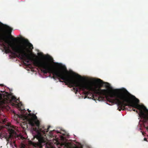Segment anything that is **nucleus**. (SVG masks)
Here are the masks:
<instances>
[{
  "label": "nucleus",
  "instance_id": "nucleus-1",
  "mask_svg": "<svg viewBox=\"0 0 148 148\" xmlns=\"http://www.w3.org/2000/svg\"><path fill=\"white\" fill-rule=\"evenodd\" d=\"M4 30L3 29L0 28V42H2L1 45L3 47L5 52L6 53H11V47L12 50L15 53L18 54V57L21 59L24 60L27 63L29 61L34 62V65L40 69V70L43 72V70L44 69L45 67H47L49 63L46 61H40L34 58L35 56L31 55L28 53L29 51L28 47L30 50L33 49L32 44L30 43L27 39H24V42L17 45L15 46L14 44L12 43L8 38H10L14 42H17L19 39L18 38H14L11 35L12 29L6 25H4Z\"/></svg>",
  "mask_w": 148,
  "mask_h": 148
},
{
  "label": "nucleus",
  "instance_id": "nucleus-2",
  "mask_svg": "<svg viewBox=\"0 0 148 148\" xmlns=\"http://www.w3.org/2000/svg\"><path fill=\"white\" fill-rule=\"evenodd\" d=\"M123 90V91L128 95H123L116 92H113L110 95L111 98L115 97V99L108 98L107 100L111 103L115 102L118 106L119 111L121 110H124L125 106H128L134 108L139 111V115L140 117L143 118L145 120H148V110L144 105L138 104L139 100L131 94L124 88ZM114 92L117 90H114ZM148 131V127H146Z\"/></svg>",
  "mask_w": 148,
  "mask_h": 148
},
{
  "label": "nucleus",
  "instance_id": "nucleus-3",
  "mask_svg": "<svg viewBox=\"0 0 148 148\" xmlns=\"http://www.w3.org/2000/svg\"><path fill=\"white\" fill-rule=\"evenodd\" d=\"M31 111L28 110L30 113ZM24 119V121L23 122V125L27 126V124H29L32 126H36L37 129L36 128V130L37 132V134L35 135V137L40 142L43 141V139L42 136V135L45 134L48 132L49 129L50 127V126H49L47 129L45 128L43 125L40 126V121L37 119L36 114H34L29 113L28 116L21 115Z\"/></svg>",
  "mask_w": 148,
  "mask_h": 148
},
{
  "label": "nucleus",
  "instance_id": "nucleus-4",
  "mask_svg": "<svg viewBox=\"0 0 148 148\" xmlns=\"http://www.w3.org/2000/svg\"><path fill=\"white\" fill-rule=\"evenodd\" d=\"M71 80L77 84L72 87H73V89L76 92H79V90L84 91L85 95H88L90 91L92 92L99 96L98 100L99 101L103 100L104 98V96H107L109 93V91L107 90L101 89L100 88L97 89V88L93 87L91 85L76 81L73 78H71Z\"/></svg>",
  "mask_w": 148,
  "mask_h": 148
},
{
  "label": "nucleus",
  "instance_id": "nucleus-5",
  "mask_svg": "<svg viewBox=\"0 0 148 148\" xmlns=\"http://www.w3.org/2000/svg\"><path fill=\"white\" fill-rule=\"evenodd\" d=\"M44 69L43 70V73L45 74L47 73H51L53 75V77L54 79L58 78L60 82H64L66 85L71 88L72 86L77 85L75 82L71 81V77L67 75L66 74L68 71L66 67L63 68V70H59L52 67L49 63L46 67H45Z\"/></svg>",
  "mask_w": 148,
  "mask_h": 148
},
{
  "label": "nucleus",
  "instance_id": "nucleus-6",
  "mask_svg": "<svg viewBox=\"0 0 148 148\" xmlns=\"http://www.w3.org/2000/svg\"><path fill=\"white\" fill-rule=\"evenodd\" d=\"M8 128H7L9 134L6 132L0 133V138H5L6 140L8 143H10V144L12 143H14L15 141L12 142L11 138L13 137H16L17 136L16 133L13 129L10 128V126H8Z\"/></svg>",
  "mask_w": 148,
  "mask_h": 148
},
{
  "label": "nucleus",
  "instance_id": "nucleus-7",
  "mask_svg": "<svg viewBox=\"0 0 148 148\" xmlns=\"http://www.w3.org/2000/svg\"><path fill=\"white\" fill-rule=\"evenodd\" d=\"M93 81L99 84L100 85H102L103 84H105V86L106 87L108 88H111V87L110 85V84L107 82H104L103 81L99 79H94Z\"/></svg>",
  "mask_w": 148,
  "mask_h": 148
},
{
  "label": "nucleus",
  "instance_id": "nucleus-8",
  "mask_svg": "<svg viewBox=\"0 0 148 148\" xmlns=\"http://www.w3.org/2000/svg\"><path fill=\"white\" fill-rule=\"evenodd\" d=\"M55 132L57 133H60L61 134V133L60 132H58V131H56L54 130H52V131L51 130V131L50 132H49V133L48 135L51 137H54V135L53 134V132Z\"/></svg>",
  "mask_w": 148,
  "mask_h": 148
},
{
  "label": "nucleus",
  "instance_id": "nucleus-9",
  "mask_svg": "<svg viewBox=\"0 0 148 148\" xmlns=\"http://www.w3.org/2000/svg\"><path fill=\"white\" fill-rule=\"evenodd\" d=\"M74 75H76V76L77 78L80 79L81 80L85 81L86 80V78H85L82 77L81 75H78V74H76L75 73H74Z\"/></svg>",
  "mask_w": 148,
  "mask_h": 148
},
{
  "label": "nucleus",
  "instance_id": "nucleus-10",
  "mask_svg": "<svg viewBox=\"0 0 148 148\" xmlns=\"http://www.w3.org/2000/svg\"><path fill=\"white\" fill-rule=\"evenodd\" d=\"M12 101H16L18 100V99H16V98L14 97H12Z\"/></svg>",
  "mask_w": 148,
  "mask_h": 148
},
{
  "label": "nucleus",
  "instance_id": "nucleus-11",
  "mask_svg": "<svg viewBox=\"0 0 148 148\" xmlns=\"http://www.w3.org/2000/svg\"><path fill=\"white\" fill-rule=\"evenodd\" d=\"M1 121H2V122L3 123H4L6 122V120L5 119V118L4 119H2Z\"/></svg>",
  "mask_w": 148,
  "mask_h": 148
},
{
  "label": "nucleus",
  "instance_id": "nucleus-12",
  "mask_svg": "<svg viewBox=\"0 0 148 148\" xmlns=\"http://www.w3.org/2000/svg\"><path fill=\"white\" fill-rule=\"evenodd\" d=\"M133 108L131 110H132L133 111H134L135 112H136L137 113H138V111L137 110H136L135 109H134V108H133Z\"/></svg>",
  "mask_w": 148,
  "mask_h": 148
},
{
  "label": "nucleus",
  "instance_id": "nucleus-13",
  "mask_svg": "<svg viewBox=\"0 0 148 148\" xmlns=\"http://www.w3.org/2000/svg\"><path fill=\"white\" fill-rule=\"evenodd\" d=\"M71 148H79L78 146H76L72 147Z\"/></svg>",
  "mask_w": 148,
  "mask_h": 148
},
{
  "label": "nucleus",
  "instance_id": "nucleus-14",
  "mask_svg": "<svg viewBox=\"0 0 148 148\" xmlns=\"http://www.w3.org/2000/svg\"><path fill=\"white\" fill-rule=\"evenodd\" d=\"M144 140L145 141H147V139L146 138H144Z\"/></svg>",
  "mask_w": 148,
  "mask_h": 148
},
{
  "label": "nucleus",
  "instance_id": "nucleus-15",
  "mask_svg": "<svg viewBox=\"0 0 148 148\" xmlns=\"http://www.w3.org/2000/svg\"><path fill=\"white\" fill-rule=\"evenodd\" d=\"M0 86H3L4 85L3 84H0Z\"/></svg>",
  "mask_w": 148,
  "mask_h": 148
},
{
  "label": "nucleus",
  "instance_id": "nucleus-16",
  "mask_svg": "<svg viewBox=\"0 0 148 148\" xmlns=\"http://www.w3.org/2000/svg\"><path fill=\"white\" fill-rule=\"evenodd\" d=\"M1 97H0V100H1Z\"/></svg>",
  "mask_w": 148,
  "mask_h": 148
}]
</instances>
